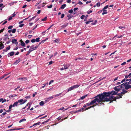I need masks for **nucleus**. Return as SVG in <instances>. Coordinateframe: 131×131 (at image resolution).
I'll return each mask as SVG.
<instances>
[{
    "label": "nucleus",
    "mask_w": 131,
    "mask_h": 131,
    "mask_svg": "<svg viewBox=\"0 0 131 131\" xmlns=\"http://www.w3.org/2000/svg\"><path fill=\"white\" fill-rule=\"evenodd\" d=\"M118 93L114 91H112L108 92H103L102 93L99 94L100 98L102 100V102H104L105 101L111 102L109 103H111L113 101L116 100V99L122 98V95H120L118 97H114V96H109V95H114L117 94Z\"/></svg>",
    "instance_id": "1"
},
{
    "label": "nucleus",
    "mask_w": 131,
    "mask_h": 131,
    "mask_svg": "<svg viewBox=\"0 0 131 131\" xmlns=\"http://www.w3.org/2000/svg\"><path fill=\"white\" fill-rule=\"evenodd\" d=\"M94 97L95 99L91 102L85 104L86 105V106L93 105L96 102L99 103L102 102V100L99 94Z\"/></svg>",
    "instance_id": "2"
},
{
    "label": "nucleus",
    "mask_w": 131,
    "mask_h": 131,
    "mask_svg": "<svg viewBox=\"0 0 131 131\" xmlns=\"http://www.w3.org/2000/svg\"><path fill=\"white\" fill-rule=\"evenodd\" d=\"M123 87V86H122V84L121 85H119L115 87L114 88V90L118 93V92Z\"/></svg>",
    "instance_id": "3"
},
{
    "label": "nucleus",
    "mask_w": 131,
    "mask_h": 131,
    "mask_svg": "<svg viewBox=\"0 0 131 131\" xmlns=\"http://www.w3.org/2000/svg\"><path fill=\"white\" fill-rule=\"evenodd\" d=\"M34 50H35V49L34 47V46L32 45V46H31L30 49H29V51L26 54V56H27L31 52Z\"/></svg>",
    "instance_id": "4"
},
{
    "label": "nucleus",
    "mask_w": 131,
    "mask_h": 131,
    "mask_svg": "<svg viewBox=\"0 0 131 131\" xmlns=\"http://www.w3.org/2000/svg\"><path fill=\"white\" fill-rule=\"evenodd\" d=\"M128 82H126V83H124L122 84V85L123 86H125V88L126 89H128L130 88V85L129 84Z\"/></svg>",
    "instance_id": "5"
},
{
    "label": "nucleus",
    "mask_w": 131,
    "mask_h": 131,
    "mask_svg": "<svg viewBox=\"0 0 131 131\" xmlns=\"http://www.w3.org/2000/svg\"><path fill=\"white\" fill-rule=\"evenodd\" d=\"M18 102L17 101L16 102L14 103L13 105H10L9 107V109H11L13 107L17 106L18 105Z\"/></svg>",
    "instance_id": "6"
},
{
    "label": "nucleus",
    "mask_w": 131,
    "mask_h": 131,
    "mask_svg": "<svg viewBox=\"0 0 131 131\" xmlns=\"http://www.w3.org/2000/svg\"><path fill=\"white\" fill-rule=\"evenodd\" d=\"M122 92L118 94H117V95H119V96H120V95H124V94L125 93H127V91H126V90H122Z\"/></svg>",
    "instance_id": "7"
},
{
    "label": "nucleus",
    "mask_w": 131,
    "mask_h": 131,
    "mask_svg": "<svg viewBox=\"0 0 131 131\" xmlns=\"http://www.w3.org/2000/svg\"><path fill=\"white\" fill-rule=\"evenodd\" d=\"M12 42L13 43H15L16 45L18 44V43L17 40L15 39H13L12 40Z\"/></svg>",
    "instance_id": "8"
},
{
    "label": "nucleus",
    "mask_w": 131,
    "mask_h": 131,
    "mask_svg": "<svg viewBox=\"0 0 131 131\" xmlns=\"http://www.w3.org/2000/svg\"><path fill=\"white\" fill-rule=\"evenodd\" d=\"M23 101V99L19 100L17 102H18V103H19L20 104H18V105H22L24 104Z\"/></svg>",
    "instance_id": "9"
},
{
    "label": "nucleus",
    "mask_w": 131,
    "mask_h": 131,
    "mask_svg": "<svg viewBox=\"0 0 131 131\" xmlns=\"http://www.w3.org/2000/svg\"><path fill=\"white\" fill-rule=\"evenodd\" d=\"M15 52L13 51H12L9 53L8 54V57L9 56H12L14 54Z\"/></svg>",
    "instance_id": "10"
},
{
    "label": "nucleus",
    "mask_w": 131,
    "mask_h": 131,
    "mask_svg": "<svg viewBox=\"0 0 131 131\" xmlns=\"http://www.w3.org/2000/svg\"><path fill=\"white\" fill-rule=\"evenodd\" d=\"M4 46L3 44L1 42H0V49H1L4 48Z\"/></svg>",
    "instance_id": "11"
},
{
    "label": "nucleus",
    "mask_w": 131,
    "mask_h": 131,
    "mask_svg": "<svg viewBox=\"0 0 131 131\" xmlns=\"http://www.w3.org/2000/svg\"><path fill=\"white\" fill-rule=\"evenodd\" d=\"M23 128H14L12 129H11L8 130H7L6 131H10L11 130H19Z\"/></svg>",
    "instance_id": "12"
},
{
    "label": "nucleus",
    "mask_w": 131,
    "mask_h": 131,
    "mask_svg": "<svg viewBox=\"0 0 131 131\" xmlns=\"http://www.w3.org/2000/svg\"><path fill=\"white\" fill-rule=\"evenodd\" d=\"M21 59L19 58L18 60H16V61L14 63V64L16 65L20 61Z\"/></svg>",
    "instance_id": "13"
},
{
    "label": "nucleus",
    "mask_w": 131,
    "mask_h": 131,
    "mask_svg": "<svg viewBox=\"0 0 131 131\" xmlns=\"http://www.w3.org/2000/svg\"><path fill=\"white\" fill-rule=\"evenodd\" d=\"M80 85L79 84H77L76 85H74L73 86L74 89L78 88L79 86Z\"/></svg>",
    "instance_id": "14"
},
{
    "label": "nucleus",
    "mask_w": 131,
    "mask_h": 131,
    "mask_svg": "<svg viewBox=\"0 0 131 131\" xmlns=\"http://www.w3.org/2000/svg\"><path fill=\"white\" fill-rule=\"evenodd\" d=\"M54 97V96H51V97H49L48 98H47V100H48V101H49L51 100Z\"/></svg>",
    "instance_id": "15"
},
{
    "label": "nucleus",
    "mask_w": 131,
    "mask_h": 131,
    "mask_svg": "<svg viewBox=\"0 0 131 131\" xmlns=\"http://www.w3.org/2000/svg\"><path fill=\"white\" fill-rule=\"evenodd\" d=\"M17 96V95L16 94H13L12 95H10L9 96V97L10 99L12 98L13 97H14Z\"/></svg>",
    "instance_id": "16"
},
{
    "label": "nucleus",
    "mask_w": 131,
    "mask_h": 131,
    "mask_svg": "<svg viewBox=\"0 0 131 131\" xmlns=\"http://www.w3.org/2000/svg\"><path fill=\"white\" fill-rule=\"evenodd\" d=\"M103 12L102 13V14L103 15H104L105 14H106L107 13V10L105 9H103Z\"/></svg>",
    "instance_id": "17"
},
{
    "label": "nucleus",
    "mask_w": 131,
    "mask_h": 131,
    "mask_svg": "<svg viewBox=\"0 0 131 131\" xmlns=\"http://www.w3.org/2000/svg\"><path fill=\"white\" fill-rule=\"evenodd\" d=\"M39 123H35L32 126H30L29 127L30 128H31L34 126H36L37 125H39Z\"/></svg>",
    "instance_id": "18"
},
{
    "label": "nucleus",
    "mask_w": 131,
    "mask_h": 131,
    "mask_svg": "<svg viewBox=\"0 0 131 131\" xmlns=\"http://www.w3.org/2000/svg\"><path fill=\"white\" fill-rule=\"evenodd\" d=\"M74 89V88L73 87V86L69 88L68 89V92L69 91H71L72 90H73V89Z\"/></svg>",
    "instance_id": "19"
},
{
    "label": "nucleus",
    "mask_w": 131,
    "mask_h": 131,
    "mask_svg": "<svg viewBox=\"0 0 131 131\" xmlns=\"http://www.w3.org/2000/svg\"><path fill=\"white\" fill-rule=\"evenodd\" d=\"M19 79L21 80L22 81H26L27 80V78L25 77L23 78H19Z\"/></svg>",
    "instance_id": "20"
},
{
    "label": "nucleus",
    "mask_w": 131,
    "mask_h": 131,
    "mask_svg": "<svg viewBox=\"0 0 131 131\" xmlns=\"http://www.w3.org/2000/svg\"><path fill=\"white\" fill-rule=\"evenodd\" d=\"M66 6V4H63L60 7L61 9H63Z\"/></svg>",
    "instance_id": "21"
},
{
    "label": "nucleus",
    "mask_w": 131,
    "mask_h": 131,
    "mask_svg": "<svg viewBox=\"0 0 131 131\" xmlns=\"http://www.w3.org/2000/svg\"><path fill=\"white\" fill-rule=\"evenodd\" d=\"M8 74H5L3 75V76L0 77V80L4 78L5 77H6L7 75Z\"/></svg>",
    "instance_id": "22"
},
{
    "label": "nucleus",
    "mask_w": 131,
    "mask_h": 131,
    "mask_svg": "<svg viewBox=\"0 0 131 131\" xmlns=\"http://www.w3.org/2000/svg\"><path fill=\"white\" fill-rule=\"evenodd\" d=\"M59 39H56L53 41V42L54 43V42H59Z\"/></svg>",
    "instance_id": "23"
},
{
    "label": "nucleus",
    "mask_w": 131,
    "mask_h": 131,
    "mask_svg": "<svg viewBox=\"0 0 131 131\" xmlns=\"http://www.w3.org/2000/svg\"><path fill=\"white\" fill-rule=\"evenodd\" d=\"M39 104L40 106H42L44 104V103L43 101H41L39 103Z\"/></svg>",
    "instance_id": "24"
},
{
    "label": "nucleus",
    "mask_w": 131,
    "mask_h": 131,
    "mask_svg": "<svg viewBox=\"0 0 131 131\" xmlns=\"http://www.w3.org/2000/svg\"><path fill=\"white\" fill-rule=\"evenodd\" d=\"M64 69H67L69 67V66L67 65H64Z\"/></svg>",
    "instance_id": "25"
},
{
    "label": "nucleus",
    "mask_w": 131,
    "mask_h": 131,
    "mask_svg": "<svg viewBox=\"0 0 131 131\" xmlns=\"http://www.w3.org/2000/svg\"><path fill=\"white\" fill-rule=\"evenodd\" d=\"M87 96V95H85L84 96H83L81 97L80 99L81 100H83Z\"/></svg>",
    "instance_id": "26"
},
{
    "label": "nucleus",
    "mask_w": 131,
    "mask_h": 131,
    "mask_svg": "<svg viewBox=\"0 0 131 131\" xmlns=\"http://www.w3.org/2000/svg\"><path fill=\"white\" fill-rule=\"evenodd\" d=\"M48 82H47L45 84H42V85H43V86H42V87H41V88H43L46 85H47L48 84Z\"/></svg>",
    "instance_id": "27"
},
{
    "label": "nucleus",
    "mask_w": 131,
    "mask_h": 131,
    "mask_svg": "<svg viewBox=\"0 0 131 131\" xmlns=\"http://www.w3.org/2000/svg\"><path fill=\"white\" fill-rule=\"evenodd\" d=\"M62 93L56 94V95H53L54 96V97H56L58 96L59 95L61 94Z\"/></svg>",
    "instance_id": "28"
},
{
    "label": "nucleus",
    "mask_w": 131,
    "mask_h": 131,
    "mask_svg": "<svg viewBox=\"0 0 131 131\" xmlns=\"http://www.w3.org/2000/svg\"><path fill=\"white\" fill-rule=\"evenodd\" d=\"M21 45L22 46L25 47V43L23 42V41H22L21 42Z\"/></svg>",
    "instance_id": "29"
},
{
    "label": "nucleus",
    "mask_w": 131,
    "mask_h": 131,
    "mask_svg": "<svg viewBox=\"0 0 131 131\" xmlns=\"http://www.w3.org/2000/svg\"><path fill=\"white\" fill-rule=\"evenodd\" d=\"M86 107V105L84 104V106H83V107L81 108V109L82 110V111L84 110V109Z\"/></svg>",
    "instance_id": "30"
},
{
    "label": "nucleus",
    "mask_w": 131,
    "mask_h": 131,
    "mask_svg": "<svg viewBox=\"0 0 131 131\" xmlns=\"http://www.w3.org/2000/svg\"><path fill=\"white\" fill-rule=\"evenodd\" d=\"M40 38L39 37H38L35 40V41H36L37 42H39L40 41Z\"/></svg>",
    "instance_id": "31"
},
{
    "label": "nucleus",
    "mask_w": 131,
    "mask_h": 131,
    "mask_svg": "<svg viewBox=\"0 0 131 131\" xmlns=\"http://www.w3.org/2000/svg\"><path fill=\"white\" fill-rule=\"evenodd\" d=\"M47 17H45L44 18L42 19L41 20L42 21H46L47 20Z\"/></svg>",
    "instance_id": "32"
},
{
    "label": "nucleus",
    "mask_w": 131,
    "mask_h": 131,
    "mask_svg": "<svg viewBox=\"0 0 131 131\" xmlns=\"http://www.w3.org/2000/svg\"><path fill=\"white\" fill-rule=\"evenodd\" d=\"M15 13H16L15 12L14 13L11 15V16H12V17H14L15 16L16 14L17 13H16L15 14Z\"/></svg>",
    "instance_id": "33"
},
{
    "label": "nucleus",
    "mask_w": 131,
    "mask_h": 131,
    "mask_svg": "<svg viewBox=\"0 0 131 131\" xmlns=\"http://www.w3.org/2000/svg\"><path fill=\"white\" fill-rule=\"evenodd\" d=\"M26 120L25 119V118L19 121V123H20L21 122L23 121H26Z\"/></svg>",
    "instance_id": "34"
},
{
    "label": "nucleus",
    "mask_w": 131,
    "mask_h": 131,
    "mask_svg": "<svg viewBox=\"0 0 131 131\" xmlns=\"http://www.w3.org/2000/svg\"><path fill=\"white\" fill-rule=\"evenodd\" d=\"M16 31V29H12V32L13 33H14Z\"/></svg>",
    "instance_id": "35"
},
{
    "label": "nucleus",
    "mask_w": 131,
    "mask_h": 131,
    "mask_svg": "<svg viewBox=\"0 0 131 131\" xmlns=\"http://www.w3.org/2000/svg\"><path fill=\"white\" fill-rule=\"evenodd\" d=\"M130 75H129V74L128 75H126L125 76V78H127L128 77H129V78L131 77H130Z\"/></svg>",
    "instance_id": "36"
},
{
    "label": "nucleus",
    "mask_w": 131,
    "mask_h": 131,
    "mask_svg": "<svg viewBox=\"0 0 131 131\" xmlns=\"http://www.w3.org/2000/svg\"><path fill=\"white\" fill-rule=\"evenodd\" d=\"M96 5L97 7H99L100 6V3L99 2H98L96 3Z\"/></svg>",
    "instance_id": "37"
},
{
    "label": "nucleus",
    "mask_w": 131,
    "mask_h": 131,
    "mask_svg": "<svg viewBox=\"0 0 131 131\" xmlns=\"http://www.w3.org/2000/svg\"><path fill=\"white\" fill-rule=\"evenodd\" d=\"M92 10H90L88 11L87 12V13L88 14H89L90 13H92Z\"/></svg>",
    "instance_id": "38"
},
{
    "label": "nucleus",
    "mask_w": 131,
    "mask_h": 131,
    "mask_svg": "<svg viewBox=\"0 0 131 131\" xmlns=\"http://www.w3.org/2000/svg\"><path fill=\"white\" fill-rule=\"evenodd\" d=\"M73 10L72 9H71L70 10H69L68 11L69 13H73Z\"/></svg>",
    "instance_id": "39"
},
{
    "label": "nucleus",
    "mask_w": 131,
    "mask_h": 131,
    "mask_svg": "<svg viewBox=\"0 0 131 131\" xmlns=\"http://www.w3.org/2000/svg\"><path fill=\"white\" fill-rule=\"evenodd\" d=\"M67 17L69 18L68 20H69L70 18H72V17L71 16V15L70 14L68 15H67Z\"/></svg>",
    "instance_id": "40"
},
{
    "label": "nucleus",
    "mask_w": 131,
    "mask_h": 131,
    "mask_svg": "<svg viewBox=\"0 0 131 131\" xmlns=\"http://www.w3.org/2000/svg\"><path fill=\"white\" fill-rule=\"evenodd\" d=\"M119 28L121 29H123L125 28V27L122 26H119L118 27Z\"/></svg>",
    "instance_id": "41"
},
{
    "label": "nucleus",
    "mask_w": 131,
    "mask_h": 131,
    "mask_svg": "<svg viewBox=\"0 0 131 131\" xmlns=\"http://www.w3.org/2000/svg\"><path fill=\"white\" fill-rule=\"evenodd\" d=\"M97 22V20H96L95 21V22L94 23H92L91 24L92 25H95L96 24V23Z\"/></svg>",
    "instance_id": "42"
},
{
    "label": "nucleus",
    "mask_w": 131,
    "mask_h": 131,
    "mask_svg": "<svg viewBox=\"0 0 131 131\" xmlns=\"http://www.w3.org/2000/svg\"><path fill=\"white\" fill-rule=\"evenodd\" d=\"M10 46H9L8 47L6 48V49L7 50H9L10 49Z\"/></svg>",
    "instance_id": "43"
},
{
    "label": "nucleus",
    "mask_w": 131,
    "mask_h": 131,
    "mask_svg": "<svg viewBox=\"0 0 131 131\" xmlns=\"http://www.w3.org/2000/svg\"><path fill=\"white\" fill-rule=\"evenodd\" d=\"M52 5L51 4L49 6H48L47 7L48 8H52Z\"/></svg>",
    "instance_id": "44"
},
{
    "label": "nucleus",
    "mask_w": 131,
    "mask_h": 131,
    "mask_svg": "<svg viewBox=\"0 0 131 131\" xmlns=\"http://www.w3.org/2000/svg\"><path fill=\"white\" fill-rule=\"evenodd\" d=\"M108 5H107L105 6L104 7V8H103V9H106L108 8Z\"/></svg>",
    "instance_id": "45"
},
{
    "label": "nucleus",
    "mask_w": 131,
    "mask_h": 131,
    "mask_svg": "<svg viewBox=\"0 0 131 131\" xmlns=\"http://www.w3.org/2000/svg\"><path fill=\"white\" fill-rule=\"evenodd\" d=\"M64 14H62L61 16V18H63L64 17Z\"/></svg>",
    "instance_id": "46"
},
{
    "label": "nucleus",
    "mask_w": 131,
    "mask_h": 131,
    "mask_svg": "<svg viewBox=\"0 0 131 131\" xmlns=\"http://www.w3.org/2000/svg\"><path fill=\"white\" fill-rule=\"evenodd\" d=\"M13 27V26H10L8 27V29H10L12 28Z\"/></svg>",
    "instance_id": "47"
},
{
    "label": "nucleus",
    "mask_w": 131,
    "mask_h": 131,
    "mask_svg": "<svg viewBox=\"0 0 131 131\" xmlns=\"http://www.w3.org/2000/svg\"><path fill=\"white\" fill-rule=\"evenodd\" d=\"M5 29V28H3V29H2L1 30H0V33L2 32H3V31Z\"/></svg>",
    "instance_id": "48"
},
{
    "label": "nucleus",
    "mask_w": 131,
    "mask_h": 131,
    "mask_svg": "<svg viewBox=\"0 0 131 131\" xmlns=\"http://www.w3.org/2000/svg\"><path fill=\"white\" fill-rule=\"evenodd\" d=\"M31 42L32 43L35 42V39H33L31 40Z\"/></svg>",
    "instance_id": "49"
},
{
    "label": "nucleus",
    "mask_w": 131,
    "mask_h": 131,
    "mask_svg": "<svg viewBox=\"0 0 131 131\" xmlns=\"http://www.w3.org/2000/svg\"><path fill=\"white\" fill-rule=\"evenodd\" d=\"M24 24H20V25H19V27H22L24 25Z\"/></svg>",
    "instance_id": "50"
},
{
    "label": "nucleus",
    "mask_w": 131,
    "mask_h": 131,
    "mask_svg": "<svg viewBox=\"0 0 131 131\" xmlns=\"http://www.w3.org/2000/svg\"><path fill=\"white\" fill-rule=\"evenodd\" d=\"M84 17H85V16L84 15H82V16H81L80 18L81 19H84Z\"/></svg>",
    "instance_id": "51"
},
{
    "label": "nucleus",
    "mask_w": 131,
    "mask_h": 131,
    "mask_svg": "<svg viewBox=\"0 0 131 131\" xmlns=\"http://www.w3.org/2000/svg\"><path fill=\"white\" fill-rule=\"evenodd\" d=\"M41 6L40 5H39L37 7V8L38 9H40L41 7Z\"/></svg>",
    "instance_id": "52"
},
{
    "label": "nucleus",
    "mask_w": 131,
    "mask_h": 131,
    "mask_svg": "<svg viewBox=\"0 0 131 131\" xmlns=\"http://www.w3.org/2000/svg\"><path fill=\"white\" fill-rule=\"evenodd\" d=\"M53 80H51L49 82V85H50L51 83H52L53 82Z\"/></svg>",
    "instance_id": "53"
},
{
    "label": "nucleus",
    "mask_w": 131,
    "mask_h": 131,
    "mask_svg": "<svg viewBox=\"0 0 131 131\" xmlns=\"http://www.w3.org/2000/svg\"><path fill=\"white\" fill-rule=\"evenodd\" d=\"M126 79H124L121 81V82L122 83H123V82L125 81H126Z\"/></svg>",
    "instance_id": "54"
},
{
    "label": "nucleus",
    "mask_w": 131,
    "mask_h": 131,
    "mask_svg": "<svg viewBox=\"0 0 131 131\" xmlns=\"http://www.w3.org/2000/svg\"><path fill=\"white\" fill-rule=\"evenodd\" d=\"M12 16H10L9 17V18L8 19V20H11L12 19Z\"/></svg>",
    "instance_id": "55"
},
{
    "label": "nucleus",
    "mask_w": 131,
    "mask_h": 131,
    "mask_svg": "<svg viewBox=\"0 0 131 131\" xmlns=\"http://www.w3.org/2000/svg\"><path fill=\"white\" fill-rule=\"evenodd\" d=\"M68 24L67 23V24L66 25H63L62 26V27H66L67 26Z\"/></svg>",
    "instance_id": "56"
},
{
    "label": "nucleus",
    "mask_w": 131,
    "mask_h": 131,
    "mask_svg": "<svg viewBox=\"0 0 131 131\" xmlns=\"http://www.w3.org/2000/svg\"><path fill=\"white\" fill-rule=\"evenodd\" d=\"M78 4H79V5H82L83 4L82 2H81V1H79L78 2Z\"/></svg>",
    "instance_id": "57"
},
{
    "label": "nucleus",
    "mask_w": 131,
    "mask_h": 131,
    "mask_svg": "<svg viewBox=\"0 0 131 131\" xmlns=\"http://www.w3.org/2000/svg\"><path fill=\"white\" fill-rule=\"evenodd\" d=\"M29 42V40H27L25 41V43H28Z\"/></svg>",
    "instance_id": "58"
},
{
    "label": "nucleus",
    "mask_w": 131,
    "mask_h": 131,
    "mask_svg": "<svg viewBox=\"0 0 131 131\" xmlns=\"http://www.w3.org/2000/svg\"><path fill=\"white\" fill-rule=\"evenodd\" d=\"M54 25L53 24H52V25H51L50 27H49L47 29V30H49V29H50V28H51V27H52L53 25Z\"/></svg>",
    "instance_id": "59"
},
{
    "label": "nucleus",
    "mask_w": 131,
    "mask_h": 131,
    "mask_svg": "<svg viewBox=\"0 0 131 131\" xmlns=\"http://www.w3.org/2000/svg\"><path fill=\"white\" fill-rule=\"evenodd\" d=\"M90 23V20H89L88 21H86L85 22V23L86 24H89Z\"/></svg>",
    "instance_id": "60"
},
{
    "label": "nucleus",
    "mask_w": 131,
    "mask_h": 131,
    "mask_svg": "<svg viewBox=\"0 0 131 131\" xmlns=\"http://www.w3.org/2000/svg\"><path fill=\"white\" fill-rule=\"evenodd\" d=\"M11 111V110L10 109H9V110H7L6 112H10Z\"/></svg>",
    "instance_id": "61"
},
{
    "label": "nucleus",
    "mask_w": 131,
    "mask_h": 131,
    "mask_svg": "<svg viewBox=\"0 0 131 131\" xmlns=\"http://www.w3.org/2000/svg\"><path fill=\"white\" fill-rule=\"evenodd\" d=\"M30 96H26L25 98L26 99H29L30 98Z\"/></svg>",
    "instance_id": "62"
},
{
    "label": "nucleus",
    "mask_w": 131,
    "mask_h": 131,
    "mask_svg": "<svg viewBox=\"0 0 131 131\" xmlns=\"http://www.w3.org/2000/svg\"><path fill=\"white\" fill-rule=\"evenodd\" d=\"M26 6H27V5L26 4H25L23 6L22 8H25L26 7Z\"/></svg>",
    "instance_id": "63"
},
{
    "label": "nucleus",
    "mask_w": 131,
    "mask_h": 131,
    "mask_svg": "<svg viewBox=\"0 0 131 131\" xmlns=\"http://www.w3.org/2000/svg\"><path fill=\"white\" fill-rule=\"evenodd\" d=\"M71 2V0H68L67 1V2L68 3H70Z\"/></svg>",
    "instance_id": "64"
}]
</instances>
